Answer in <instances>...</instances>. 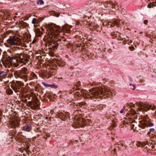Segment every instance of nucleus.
<instances>
[{
	"mask_svg": "<svg viewBox=\"0 0 156 156\" xmlns=\"http://www.w3.org/2000/svg\"><path fill=\"white\" fill-rule=\"evenodd\" d=\"M81 95L85 98H90L91 99H96L99 97L105 96L111 97L115 94L114 90L108 89H103L101 87L92 88L88 91L83 90L81 92Z\"/></svg>",
	"mask_w": 156,
	"mask_h": 156,
	"instance_id": "1",
	"label": "nucleus"
},
{
	"mask_svg": "<svg viewBox=\"0 0 156 156\" xmlns=\"http://www.w3.org/2000/svg\"><path fill=\"white\" fill-rule=\"evenodd\" d=\"M46 34L50 37H54L55 38V40H54L53 39L51 40L48 43V46L52 47L53 48L57 49L58 46V41H61V39L58 37L61 31L59 27L55 24H48L46 25Z\"/></svg>",
	"mask_w": 156,
	"mask_h": 156,
	"instance_id": "2",
	"label": "nucleus"
},
{
	"mask_svg": "<svg viewBox=\"0 0 156 156\" xmlns=\"http://www.w3.org/2000/svg\"><path fill=\"white\" fill-rule=\"evenodd\" d=\"M9 62H7L3 63V65L5 68H10L12 65L15 67L18 66V62L23 63V65L26 64V60L23 58V55L17 54L15 55L14 57H9Z\"/></svg>",
	"mask_w": 156,
	"mask_h": 156,
	"instance_id": "3",
	"label": "nucleus"
},
{
	"mask_svg": "<svg viewBox=\"0 0 156 156\" xmlns=\"http://www.w3.org/2000/svg\"><path fill=\"white\" fill-rule=\"evenodd\" d=\"M15 77L23 80L25 82L28 80V76L26 74L29 73V72L25 67H23L21 70L13 71Z\"/></svg>",
	"mask_w": 156,
	"mask_h": 156,
	"instance_id": "4",
	"label": "nucleus"
},
{
	"mask_svg": "<svg viewBox=\"0 0 156 156\" xmlns=\"http://www.w3.org/2000/svg\"><path fill=\"white\" fill-rule=\"evenodd\" d=\"M7 42L8 44L12 46L23 45V41L16 36H10Z\"/></svg>",
	"mask_w": 156,
	"mask_h": 156,
	"instance_id": "5",
	"label": "nucleus"
},
{
	"mask_svg": "<svg viewBox=\"0 0 156 156\" xmlns=\"http://www.w3.org/2000/svg\"><path fill=\"white\" fill-rule=\"evenodd\" d=\"M137 110L142 112L147 111L150 109L153 110L156 107L154 105L144 104L141 102L137 103Z\"/></svg>",
	"mask_w": 156,
	"mask_h": 156,
	"instance_id": "6",
	"label": "nucleus"
},
{
	"mask_svg": "<svg viewBox=\"0 0 156 156\" xmlns=\"http://www.w3.org/2000/svg\"><path fill=\"white\" fill-rule=\"evenodd\" d=\"M139 122V126L142 129H144L147 125L148 122L146 119H143V120L140 121Z\"/></svg>",
	"mask_w": 156,
	"mask_h": 156,
	"instance_id": "7",
	"label": "nucleus"
},
{
	"mask_svg": "<svg viewBox=\"0 0 156 156\" xmlns=\"http://www.w3.org/2000/svg\"><path fill=\"white\" fill-rule=\"evenodd\" d=\"M59 27H60L59 26ZM72 27V26L68 25H65L62 26V29H61L60 27H59V28L61 31L62 30L67 33H69L70 32V29ZM61 32V31H60V33Z\"/></svg>",
	"mask_w": 156,
	"mask_h": 156,
	"instance_id": "8",
	"label": "nucleus"
},
{
	"mask_svg": "<svg viewBox=\"0 0 156 156\" xmlns=\"http://www.w3.org/2000/svg\"><path fill=\"white\" fill-rule=\"evenodd\" d=\"M113 22V25H119L121 26H123L124 27H125L126 25H125V22H124L122 20H114Z\"/></svg>",
	"mask_w": 156,
	"mask_h": 156,
	"instance_id": "9",
	"label": "nucleus"
},
{
	"mask_svg": "<svg viewBox=\"0 0 156 156\" xmlns=\"http://www.w3.org/2000/svg\"><path fill=\"white\" fill-rule=\"evenodd\" d=\"M19 124V121L17 119H12L11 121V126L12 128H15L16 126H18Z\"/></svg>",
	"mask_w": 156,
	"mask_h": 156,
	"instance_id": "10",
	"label": "nucleus"
},
{
	"mask_svg": "<svg viewBox=\"0 0 156 156\" xmlns=\"http://www.w3.org/2000/svg\"><path fill=\"white\" fill-rule=\"evenodd\" d=\"M103 5L104 6V8H102L104 9H106L107 8H108V9H109L111 7H113V5H112L111 3L109 2H104L103 3Z\"/></svg>",
	"mask_w": 156,
	"mask_h": 156,
	"instance_id": "11",
	"label": "nucleus"
},
{
	"mask_svg": "<svg viewBox=\"0 0 156 156\" xmlns=\"http://www.w3.org/2000/svg\"><path fill=\"white\" fill-rule=\"evenodd\" d=\"M16 132L14 131H13L11 132L12 135H15L16 138L19 140H21L20 139L21 138V137H22V135H21V133H19L16 134Z\"/></svg>",
	"mask_w": 156,
	"mask_h": 156,
	"instance_id": "12",
	"label": "nucleus"
},
{
	"mask_svg": "<svg viewBox=\"0 0 156 156\" xmlns=\"http://www.w3.org/2000/svg\"><path fill=\"white\" fill-rule=\"evenodd\" d=\"M19 26L23 28L25 27L28 25V24L26 22H24L23 20L20 21L18 23Z\"/></svg>",
	"mask_w": 156,
	"mask_h": 156,
	"instance_id": "13",
	"label": "nucleus"
},
{
	"mask_svg": "<svg viewBox=\"0 0 156 156\" xmlns=\"http://www.w3.org/2000/svg\"><path fill=\"white\" fill-rule=\"evenodd\" d=\"M11 87L14 91L16 92H19L20 88V87H19L16 84L15 86H12Z\"/></svg>",
	"mask_w": 156,
	"mask_h": 156,
	"instance_id": "14",
	"label": "nucleus"
},
{
	"mask_svg": "<svg viewBox=\"0 0 156 156\" xmlns=\"http://www.w3.org/2000/svg\"><path fill=\"white\" fill-rule=\"evenodd\" d=\"M31 128V126L30 125H26L23 127V130L25 131H29Z\"/></svg>",
	"mask_w": 156,
	"mask_h": 156,
	"instance_id": "15",
	"label": "nucleus"
},
{
	"mask_svg": "<svg viewBox=\"0 0 156 156\" xmlns=\"http://www.w3.org/2000/svg\"><path fill=\"white\" fill-rule=\"evenodd\" d=\"M35 31L36 35L37 36H40L42 34V32L41 31L40 29L39 28L36 29Z\"/></svg>",
	"mask_w": 156,
	"mask_h": 156,
	"instance_id": "16",
	"label": "nucleus"
},
{
	"mask_svg": "<svg viewBox=\"0 0 156 156\" xmlns=\"http://www.w3.org/2000/svg\"><path fill=\"white\" fill-rule=\"evenodd\" d=\"M75 86L76 88H75V90L80 89L81 87V85L80 84V82L79 81H78L76 82L75 84Z\"/></svg>",
	"mask_w": 156,
	"mask_h": 156,
	"instance_id": "17",
	"label": "nucleus"
},
{
	"mask_svg": "<svg viewBox=\"0 0 156 156\" xmlns=\"http://www.w3.org/2000/svg\"><path fill=\"white\" fill-rule=\"evenodd\" d=\"M145 146V144L144 142H137V147H144Z\"/></svg>",
	"mask_w": 156,
	"mask_h": 156,
	"instance_id": "18",
	"label": "nucleus"
},
{
	"mask_svg": "<svg viewBox=\"0 0 156 156\" xmlns=\"http://www.w3.org/2000/svg\"><path fill=\"white\" fill-rule=\"evenodd\" d=\"M37 19L35 18H34L32 20V24H34V27H37V25H35V24H37Z\"/></svg>",
	"mask_w": 156,
	"mask_h": 156,
	"instance_id": "19",
	"label": "nucleus"
},
{
	"mask_svg": "<svg viewBox=\"0 0 156 156\" xmlns=\"http://www.w3.org/2000/svg\"><path fill=\"white\" fill-rule=\"evenodd\" d=\"M104 25H108V26H110V27H113L114 26V25H113V22H108V23H103Z\"/></svg>",
	"mask_w": 156,
	"mask_h": 156,
	"instance_id": "20",
	"label": "nucleus"
},
{
	"mask_svg": "<svg viewBox=\"0 0 156 156\" xmlns=\"http://www.w3.org/2000/svg\"><path fill=\"white\" fill-rule=\"evenodd\" d=\"M16 84L19 87H20V88L24 85L23 83L21 81H17Z\"/></svg>",
	"mask_w": 156,
	"mask_h": 156,
	"instance_id": "21",
	"label": "nucleus"
},
{
	"mask_svg": "<svg viewBox=\"0 0 156 156\" xmlns=\"http://www.w3.org/2000/svg\"><path fill=\"white\" fill-rule=\"evenodd\" d=\"M7 75L6 72L3 71H0V77H4Z\"/></svg>",
	"mask_w": 156,
	"mask_h": 156,
	"instance_id": "22",
	"label": "nucleus"
},
{
	"mask_svg": "<svg viewBox=\"0 0 156 156\" xmlns=\"http://www.w3.org/2000/svg\"><path fill=\"white\" fill-rule=\"evenodd\" d=\"M7 92L8 94H12L13 91L11 89H9L7 90Z\"/></svg>",
	"mask_w": 156,
	"mask_h": 156,
	"instance_id": "23",
	"label": "nucleus"
},
{
	"mask_svg": "<svg viewBox=\"0 0 156 156\" xmlns=\"http://www.w3.org/2000/svg\"><path fill=\"white\" fill-rule=\"evenodd\" d=\"M78 123L79 126H81L82 127H83L84 125H86V123H84V124H83L82 121L78 122Z\"/></svg>",
	"mask_w": 156,
	"mask_h": 156,
	"instance_id": "24",
	"label": "nucleus"
},
{
	"mask_svg": "<svg viewBox=\"0 0 156 156\" xmlns=\"http://www.w3.org/2000/svg\"><path fill=\"white\" fill-rule=\"evenodd\" d=\"M31 75L32 77L33 78H34V79H37V76H36V74H35L34 73H32Z\"/></svg>",
	"mask_w": 156,
	"mask_h": 156,
	"instance_id": "25",
	"label": "nucleus"
},
{
	"mask_svg": "<svg viewBox=\"0 0 156 156\" xmlns=\"http://www.w3.org/2000/svg\"><path fill=\"white\" fill-rule=\"evenodd\" d=\"M130 85L131 86V89L132 90H134L135 89L136 87L134 85H132L131 84H130Z\"/></svg>",
	"mask_w": 156,
	"mask_h": 156,
	"instance_id": "26",
	"label": "nucleus"
},
{
	"mask_svg": "<svg viewBox=\"0 0 156 156\" xmlns=\"http://www.w3.org/2000/svg\"><path fill=\"white\" fill-rule=\"evenodd\" d=\"M42 84L44 86V87H49V84H47L45 83L44 82H42Z\"/></svg>",
	"mask_w": 156,
	"mask_h": 156,
	"instance_id": "27",
	"label": "nucleus"
},
{
	"mask_svg": "<svg viewBox=\"0 0 156 156\" xmlns=\"http://www.w3.org/2000/svg\"><path fill=\"white\" fill-rule=\"evenodd\" d=\"M125 108L126 106H124L123 108L120 111V113H123L124 111V109H125Z\"/></svg>",
	"mask_w": 156,
	"mask_h": 156,
	"instance_id": "28",
	"label": "nucleus"
},
{
	"mask_svg": "<svg viewBox=\"0 0 156 156\" xmlns=\"http://www.w3.org/2000/svg\"><path fill=\"white\" fill-rule=\"evenodd\" d=\"M129 48L131 51H133L134 50V47L132 46L129 47Z\"/></svg>",
	"mask_w": 156,
	"mask_h": 156,
	"instance_id": "29",
	"label": "nucleus"
},
{
	"mask_svg": "<svg viewBox=\"0 0 156 156\" xmlns=\"http://www.w3.org/2000/svg\"><path fill=\"white\" fill-rule=\"evenodd\" d=\"M152 4H151V3H150L149 4H148V5H147L148 8H151L152 7Z\"/></svg>",
	"mask_w": 156,
	"mask_h": 156,
	"instance_id": "30",
	"label": "nucleus"
},
{
	"mask_svg": "<svg viewBox=\"0 0 156 156\" xmlns=\"http://www.w3.org/2000/svg\"><path fill=\"white\" fill-rule=\"evenodd\" d=\"M40 5H43L44 4V1L42 0H40Z\"/></svg>",
	"mask_w": 156,
	"mask_h": 156,
	"instance_id": "31",
	"label": "nucleus"
},
{
	"mask_svg": "<svg viewBox=\"0 0 156 156\" xmlns=\"http://www.w3.org/2000/svg\"><path fill=\"white\" fill-rule=\"evenodd\" d=\"M151 4H152V7H153L155 6L156 5V2H152L151 3Z\"/></svg>",
	"mask_w": 156,
	"mask_h": 156,
	"instance_id": "32",
	"label": "nucleus"
},
{
	"mask_svg": "<svg viewBox=\"0 0 156 156\" xmlns=\"http://www.w3.org/2000/svg\"><path fill=\"white\" fill-rule=\"evenodd\" d=\"M9 15V14L8 13H5L4 14V16H6V17H8Z\"/></svg>",
	"mask_w": 156,
	"mask_h": 156,
	"instance_id": "33",
	"label": "nucleus"
},
{
	"mask_svg": "<svg viewBox=\"0 0 156 156\" xmlns=\"http://www.w3.org/2000/svg\"><path fill=\"white\" fill-rule=\"evenodd\" d=\"M41 21V20L40 19H37V24H38Z\"/></svg>",
	"mask_w": 156,
	"mask_h": 156,
	"instance_id": "34",
	"label": "nucleus"
},
{
	"mask_svg": "<svg viewBox=\"0 0 156 156\" xmlns=\"http://www.w3.org/2000/svg\"><path fill=\"white\" fill-rule=\"evenodd\" d=\"M153 124L152 123H151L148 124V126L150 127H151L153 126Z\"/></svg>",
	"mask_w": 156,
	"mask_h": 156,
	"instance_id": "35",
	"label": "nucleus"
},
{
	"mask_svg": "<svg viewBox=\"0 0 156 156\" xmlns=\"http://www.w3.org/2000/svg\"><path fill=\"white\" fill-rule=\"evenodd\" d=\"M49 87L53 88L55 86V85L53 84H49Z\"/></svg>",
	"mask_w": 156,
	"mask_h": 156,
	"instance_id": "36",
	"label": "nucleus"
},
{
	"mask_svg": "<svg viewBox=\"0 0 156 156\" xmlns=\"http://www.w3.org/2000/svg\"><path fill=\"white\" fill-rule=\"evenodd\" d=\"M154 130V128H151L150 129V132H153Z\"/></svg>",
	"mask_w": 156,
	"mask_h": 156,
	"instance_id": "37",
	"label": "nucleus"
},
{
	"mask_svg": "<svg viewBox=\"0 0 156 156\" xmlns=\"http://www.w3.org/2000/svg\"><path fill=\"white\" fill-rule=\"evenodd\" d=\"M147 23L148 21L147 20H145L144 21V23L145 24H147Z\"/></svg>",
	"mask_w": 156,
	"mask_h": 156,
	"instance_id": "38",
	"label": "nucleus"
},
{
	"mask_svg": "<svg viewBox=\"0 0 156 156\" xmlns=\"http://www.w3.org/2000/svg\"><path fill=\"white\" fill-rule=\"evenodd\" d=\"M36 42V40L35 39H34L32 42V43H33V44H34Z\"/></svg>",
	"mask_w": 156,
	"mask_h": 156,
	"instance_id": "39",
	"label": "nucleus"
},
{
	"mask_svg": "<svg viewBox=\"0 0 156 156\" xmlns=\"http://www.w3.org/2000/svg\"><path fill=\"white\" fill-rule=\"evenodd\" d=\"M133 113H132V114L133 115H134L136 113V112L134 110H133Z\"/></svg>",
	"mask_w": 156,
	"mask_h": 156,
	"instance_id": "40",
	"label": "nucleus"
},
{
	"mask_svg": "<svg viewBox=\"0 0 156 156\" xmlns=\"http://www.w3.org/2000/svg\"><path fill=\"white\" fill-rule=\"evenodd\" d=\"M25 144H26L25 146H24L23 147L28 148V145H27V144L26 143H25Z\"/></svg>",
	"mask_w": 156,
	"mask_h": 156,
	"instance_id": "41",
	"label": "nucleus"
},
{
	"mask_svg": "<svg viewBox=\"0 0 156 156\" xmlns=\"http://www.w3.org/2000/svg\"><path fill=\"white\" fill-rule=\"evenodd\" d=\"M40 3V0H39L38 1H37V4H39V3Z\"/></svg>",
	"mask_w": 156,
	"mask_h": 156,
	"instance_id": "42",
	"label": "nucleus"
},
{
	"mask_svg": "<svg viewBox=\"0 0 156 156\" xmlns=\"http://www.w3.org/2000/svg\"><path fill=\"white\" fill-rule=\"evenodd\" d=\"M91 3V1H89L88 3H87L88 4H90Z\"/></svg>",
	"mask_w": 156,
	"mask_h": 156,
	"instance_id": "43",
	"label": "nucleus"
},
{
	"mask_svg": "<svg viewBox=\"0 0 156 156\" xmlns=\"http://www.w3.org/2000/svg\"><path fill=\"white\" fill-rule=\"evenodd\" d=\"M151 132H150V131H149L147 133V134L148 135H149V134H151Z\"/></svg>",
	"mask_w": 156,
	"mask_h": 156,
	"instance_id": "44",
	"label": "nucleus"
},
{
	"mask_svg": "<svg viewBox=\"0 0 156 156\" xmlns=\"http://www.w3.org/2000/svg\"><path fill=\"white\" fill-rule=\"evenodd\" d=\"M2 115V110L0 109V115Z\"/></svg>",
	"mask_w": 156,
	"mask_h": 156,
	"instance_id": "45",
	"label": "nucleus"
},
{
	"mask_svg": "<svg viewBox=\"0 0 156 156\" xmlns=\"http://www.w3.org/2000/svg\"><path fill=\"white\" fill-rule=\"evenodd\" d=\"M134 125L133 124L132 125V128H134Z\"/></svg>",
	"mask_w": 156,
	"mask_h": 156,
	"instance_id": "46",
	"label": "nucleus"
},
{
	"mask_svg": "<svg viewBox=\"0 0 156 156\" xmlns=\"http://www.w3.org/2000/svg\"><path fill=\"white\" fill-rule=\"evenodd\" d=\"M129 144V147H132V146L131 145V144Z\"/></svg>",
	"mask_w": 156,
	"mask_h": 156,
	"instance_id": "47",
	"label": "nucleus"
},
{
	"mask_svg": "<svg viewBox=\"0 0 156 156\" xmlns=\"http://www.w3.org/2000/svg\"><path fill=\"white\" fill-rule=\"evenodd\" d=\"M64 64H61L60 65L59 64V66H63L64 65Z\"/></svg>",
	"mask_w": 156,
	"mask_h": 156,
	"instance_id": "48",
	"label": "nucleus"
},
{
	"mask_svg": "<svg viewBox=\"0 0 156 156\" xmlns=\"http://www.w3.org/2000/svg\"><path fill=\"white\" fill-rule=\"evenodd\" d=\"M152 148L153 149L154 148V146H152Z\"/></svg>",
	"mask_w": 156,
	"mask_h": 156,
	"instance_id": "49",
	"label": "nucleus"
},
{
	"mask_svg": "<svg viewBox=\"0 0 156 156\" xmlns=\"http://www.w3.org/2000/svg\"><path fill=\"white\" fill-rule=\"evenodd\" d=\"M141 133V134H143V132H142V133Z\"/></svg>",
	"mask_w": 156,
	"mask_h": 156,
	"instance_id": "50",
	"label": "nucleus"
},
{
	"mask_svg": "<svg viewBox=\"0 0 156 156\" xmlns=\"http://www.w3.org/2000/svg\"><path fill=\"white\" fill-rule=\"evenodd\" d=\"M141 133V134H143V132H142V133Z\"/></svg>",
	"mask_w": 156,
	"mask_h": 156,
	"instance_id": "51",
	"label": "nucleus"
},
{
	"mask_svg": "<svg viewBox=\"0 0 156 156\" xmlns=\"http://www.w3.org/2000/svg\"><path fill=\"white\" fill-rule=\"evenodd\" d=\"M10 71H12H12H13V70H12L11 69H10Z\"/></svg>",
	"mask_w": 156,
	"mask_h": 156,
	"instance_id": "52",
	"label": "nucleus"
},
{
	"mask_svg": "<svg viewBox=\"0 0 156 156\" xmlns=\"http://www.w3.org/2000/svg\"><path fill=\"white\" fill-rule=\"evenodd\" d=\"M41 30H42V31H43V30H44V29H43V28H41Z\"/></svg>",
	"mask_w": 156,
	"mask_h": 156,
	"instance_id": "53",
	"label": "nucleus"
},
{
	"mask_svg": "<svg viewBox=\"0 0 156 156\" xmlns=\"http://www.w3.org/2000/svg\"><path fill=\"white\" fill-rule=\"evenodd\" d=\"M136 130V129H134L133 130V131H135Z\"/></svg>",
	"mask_w": 156,
	"mask_h": 156,
	"instance_id": "54",
	"label": "nucleus"
},
{
	"mask_svg": "<svg viewBox=\"0 0 156 156\" xmlns=\"http://www.w3.org/2000/svg\"><path fill=\"white\" fill-rule=\"evenodd\" d=\"M24 143H23V145H25V144H24Z\"/></svg>",
	"mask_w": 156,
	"mask_h": 156,
	"instance_id": "55",
	"label": "nucleus"
},
{
	"mask_svg": "<svg viewBox=\"0 0 156 156\" xmlns=\"http://www.w3.org/2000/svg\"><path fill=\"white\" fill-rule=\"evenodd\" d=\"M0 51H2V50L1 49V48H0Z\"/></svg>",
	"mask_w": 156,
	"mask_h": 156,
	"instance_id": "56",
	"label": "nucleus"
},
{
	"mask_svg": "<svg viewBox=\"0 0 156 156\" xmlns=\"http://www.w3.org/2000/svg\"><path fill=\"white\" fill-rule=\"evenodd\" d=\"M1 51H0V54H1Z\"/></svg>",
	"mask_w": 156,
	"mask_h": 156,
	"instance_id": "57",
	"label": "nucleus"
}]
</instances>
